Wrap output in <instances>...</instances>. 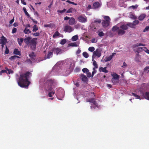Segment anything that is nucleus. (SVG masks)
Masks as SVG:
<instances>
[{
  "mask_svg": "<svg viewBox=\"0 0 149 149\" xmlns=\"http://www.w3.org/2000/svg\"><path fill=\"white\" fill-rule=\"evenodd\" d=\"M6 70H2L1 72H0V75H1L2 73L6 72L7 74H10L13 73V71L10 69H9L7 68H5Z\"/></svg>",
  "mask_w": 149,
  "mask_h": 149,
  "instance_id": "ddd939ff",
  "label": "nucleus"
},
{
  "mask_svg": "<svg viewBox=\"0 0 149 149\" xmlns=\"http://www.w3.org/2000/svg\"><path fill=\"white\" fill-rule=\"evenodd\" d=\"M83 56L85 58H87L89 56V55L86 52H84L83 53Z\"/></svg>",
  "mask_w": 149,
  "mask_h": 149,
  "instance_id": "37998d69",
  "label": "nucleus"
},
{
  "mask_svg": "<svg viewBox=\"0 0 149 149\" xmlns=\"http://www.w3.org/2000/svg\"><path fill=\"white\" fill-rule=\"evenodd\" d=\"M87 76L88 77H92V75L90 72H87Z\"/></svg>",
  "mask_w": 149,
  "mask_h": 149,
  "instance_id": "680f3d73",
  "label": "nucleus"
},
{
  "mask_svg": "<svg viewBox=\"0 0 149 149\" xmlns=\"http://www.w3.org/2000/svg\"><path fill=\"white\" fill-rule=\"evenodd\" d=\"M76 10L75 9L72 8H71L66 12V13H72L73 12H76Z\"/></svg>",
  "mask_w": 149,
  "mask_h": 149,
  "instance_id": "c756f323",
  "label": "nucleus"
},
{
  "mask_svg": "<svg viewBox=\"0 0 149 149\" xmlns=\"http://www.w3.org/2000/svg\"><path fill=\"white\" fill-rule=\"evenodd\" d=\"M24 40V39L22 38H18L17 39V41L20 46H21L22 44V43Z\"/></svg>",
  "mask_w": 149,
  "mask_h": 149,
  "instance_id": "2f4dec72",
  "label": "nucleus"
},
{
  "mask_svg": "<svg viewBox=\"0 0 149 149\" xmlns=\"http://www.w3.org/2000/svg\"><path fill=\"white\" fill-rule=\"evenodd\" d=\"M31 26V25L30 24H27L25 26V28H29Z\"/></svg>",
  "mask_w": 149,
  "mask_h": 149,
  "instance_id": "774afa93",
  "label": "nucleus"
},
{
  "mask_svg": "<svg viewBox=\"0 0 149 149\" xmlns=\"http://www.w3.org/2000/svg\"><path fill=\"white\" fill-rule=\"evenodd\" d=\"M101 51L102 49H101L98 48L96 49L93 52L92 58H95L96 57H100L101 55Z\"/></svg>",
  "mask_w": 149,
  "mask_h": 149,
  "instance_id": "0eeeda50",
  "label": "nucleus"
},
{
  "mask_svg": "<svg viewBox=\"0 0 149 149\" xmlns=\"http://www.w3.org/2000/svg\"><path fill=\"white\" fill-rule=\"evenodd\" d=\"M149 30V26H148L146 27L145 29L143 30L144 32L148 31Z\"/></svg>",
  "mask_w": 149,
  "mask_h": 149,
  "instance_id": "864d4df0",
  "label": "nucleus"
},
{
  "mask_svg": "<svg viewBox=\"0 0 149 149\" xmlns=\"http://www.w3.org/2000/svg\"><path fill=\"white\" fill-rule=\"evenodd\" d=\"M129 15V17L130 18H131L132 19H135L136 18V17L134 15L130 13Z\"/></svg>",
  "mask_w": 149,
  "mask_h": 149,
  "instance_id": "a18cd8bd",
  "label": "nucleus"
},
{
  "mask_svg": "<svg viewBox=\"0 0 149 149\" xmlns=\"http://www.w3.org/2000/svg\"><path fill=\"white\" fill-rule=\"evenodd\" d=\"M81 52V50L79 48L78 50L76 52V54H79Z\"/></svg>",
  "mask_w": 149,
  "mask_h": 149,
  "instance_id": "338daca9",
  "label": "nucleus"
},
{
  "mask_svg": "<svg viewBox=\"0 0 149 149\" xmlns=\"http://www.w3.org/2000/svg\"><path fill=\"white\" fill-rule=\"evenodd\" d=\"M138 7V5H136L134 6H132L129 7V8L130 9H136L137 7Z\"/></svg>",
  "mask_w": 149,
  "mask_h": 149,
  "instance_id": "c03bdc74",
  "label": "nucleus"
},
{
  "mask_svg": "<svg viewBox=\"0 0 149 149\" xmlns=\"http://www.w3.org/2000/svg\"><path fill=\"white\" fill-rule=\"evenodd\" d=\"M65 68L63 72L65 73L63 75L65 76H68L73 70L75 66V61L72 59H67L65 61L64 64Z\"/></svg>",
  "mask_w": 149,
  "mask_h": 149,
  "instance_id": "7ed1b4c3",
  "label": "nucleus"
},
{
  "mask_svg": "<svg viewBox=\"0 0 149 149\" xmlns=\"http://www.w3.org/2000/svg\"><path fill=\"white\" fill-rule=\"evenodd\" d=\"M17 29L15 28H13V29H12V33H15L17 31Z\"/></svg>",
  "mask_w": 149,
  "mask_h": 149,
  "instance_id": "bf43d9fd",
  "label": "nucleus"
},
{
  "mask_svg": "<svg viewBox=\"0 0 149 149\" xmlns=\"http://www.w3.org/2000/svg\"><path fill=\"white\" fill-rule=\"evenodd\" d=\"M60 33L57 31L55 32L53 36V37L54 38H56L57 36H60Z\"/></svg>",
  "mask_w": 149,
  "mask_h": 149,
  "instance_id": "e433bc0d",
  "label": "nucleus"
},
{
  "mask_svg": "<svg viewBox=\"0 0 149 149\" xmlns=\"http://www.w3.org/2000/svg\"><path fill=\"white\" fill-rule=\"evenodd\" d=\"M86 101L92 103L91 104V109H96V108H99V106H98L94 99H91L87 100Z\"/></svg>",
  "mask_w": 149,
  "mask_h": 149,
  "instance_id": "1a4fd4ad",
  "label": "nucleus"
},
{
  "mask_svg": "<svg viewBox=\"0 0 149 149\" xmlns=\"http://www.w3.org/2000/svg\"><path fill=\"white\" fill-rule=\"evenodd\" d=\"M78 38V36L77 35L74 36L72 37L71 38V40L72 41H76L77 40Z\"/></svg>",
  "mask_w": 149,
  "mask_h": 149,
  "instance_id": "473e14b6",
  "label": "nucleus"
},
{
  "mask_svg": "<svg viewBox=\"0 0 149 149\" xmlns=\"http://www.w3.org/2000/svg\"><path fill=\"white\" fill-rule=\"evenodd\" d=\"M102 17L104 18V19L105 20V21L110 22L111 19L109 16H108L103 15L102 16Z\"/></svg>",
  "mask_w": 149,
  "mask_h": 149,
  "instance_id": "bb28decb",
  "label": "nucleus"
},
{
  "mask_svg": "<svg viewBox=\"0 0 149 149\" xmlns=\"http://www.w3.org/2000/svg\"><path fill=\"white\" fill-rule=\"evenodd\" d=\"M32 31L33 32L36 31L38 30V28L37 26L36 25H34L32 27Z\"/></svg>",
  "mask_w": 149,
  "mask_h": 149,
  "instance_id": "f704fd0d",
  "label": "nucleus"
},
{
  "mask_svg": "<svg viewBox=\"0 0 149 149\" xmlns=\"http://www.w3.org/2000/svg\"><path fill=\"white\" fill-rule=\"evenodd\" d=\"M79 43L77 42H74L73 43H71L69 44V45L70 46L72 47H77L78 46Z\"/></svg>",
  "mask_w": 149,
  "mask_h": 149,
  "instance_id": "7c9ffc66",
  "label": "nucleus"
},
{
  "mask_svg": "<svg viewBox=\"0 0 149 149\" xmlns=\"http://www.w3.org/2000/svg\"><path fill=\"white\" fill-rule=\"evenodd\" d=\"M80 26V25L79 24H76V25H75L74 26L76 29H78L79 28Z\"/></svg>",
  "mask_w": 149,
  "mask_h": 149,
  "instance_id": "69168bd1",
  "label": "nucleus"
},
{
  "mask_svg": "<svg viewBox=\"0 0 149 149\" xmlns=\"http://www.w3.org/2000/svg\"><path fill=\"white\" fill-rule=\"evenodd\" d=\"M145 46V44H142L141 43H139V44H136L135 45L136 46Z\"/></svg>",
  "mask_w": 149,
  "mask_h": 149,
  "instance_id": "052dcab7",
  "label": "nucleus"
},
{
  "mask_svg": "<svg viewBox=\"0 0 149 149\" xmlns=\"http://www.w3.org/2000/svg\"><path fill=\"white\" fill-rule=\"evenodd\" d=\"M31 39V37H27L26 38H25L24 39V42L27 44V45H29V43L30 42V41Z\"/></svg>",
  "mask_w": 149,
  "mask_h": 149,
  "instance_id": "4be33fe9",
  "label": "nucleus"
},
{
  "mask_svg": "<svg viewBox=\"0 0 149 149\" xmlns=\"http://www.w3.org/2000/svg\"><path fill=\"white\" fill-rule=\"evenodd\" d=\"M32 35L35 36H39L40 34L39 32H36L32 33Z\"/></svg>",
  "mask_w": 149,
  "mask_h": 149,
  "instance_id": "3c124183",
  "label": "nucleus"
},
{
  "mask_svg": "<svg viewBox=\"0 0 149 149\" xmlns=\"http://www.w3.org/2000/svg\"><path fill=\"white\" fill-rule=\"evenodd\" d=\"M75 19L72 17H70L68 23L70 25H73L75 23Z\"/></svg>",
  "mask_w": 149,
  "mask_h": 149,
  "instance_id": "f3484780",
  "label": "nucleus"
},
{
  "mask_svg": "<svg viewBox=\"0 0 149 149\" xmlns=\"http://www.w3.org/2000/svg\"><path fill=\"white\" fill-rule=\"evenodd\" d=\"M82 71L84 73H86L89 72L87 68H85L82 69Z\"/></svg>",
  "mask_w": 149,
  "mask_h": 149,
  "instance_id": "8fccbe9b",
  "label": "nucleus"
},
{
  "mask_svg": "<svg viewBox=\"0 0 149 149\" xmlns=\"http://www.w3.org/2000/svg\"><path fill=\"white\" fill-rule=\"evenodd\" d=\"M17 58H19L20 57L18 56L15 55L14 56H11L10 58V59L11 61H13V60L16 59Z\"/></svg>",
  "mask_w": 149,
  "mask_h": 149,
  "instance_id": "4c0bfd02",
  "label": "nucleus"
},
{
  "mask_svg": "<svg viewBox=\"0 0 149 149\" xmlns=\"http://www.w3.org/2000/svg\"><path fill=\"white\" fill-rule=\"evenodd\" d=\"M37 38H34L31 39L29 45L31 47L33 46L35 48L37 43Z\"/></svg>",
  "mask_w": 149,
  "mask_h": 149,
  "instance_id": "9b49d317",
  "label": "nucleus"
},
{
  "mask_svg": "<svg viewBox=\"0 0 149 149\" xmlns=\"http://www.w3.org/2000/svg\"><path fill=\"white\" fill-rule=\"evenodd\" d=\"M146 15L145 14H142L139 16V19L140 20H142L144 19Z\"/></svg>",
  "mask_w": 149,
  "mask_h": 149,
  "instance_id": "72a5a7b5",
  "label": "nucleus"
},
{
  "mask_svg": "<svg viewBox=\"0 0 149 149\" xmlns=\"http://www.w3.org/2000/svg\"><path fill=\"white\" fill-rule=\"evenodd\" d=\"M66 40L65 39H63L61 40L60 42V44L61 45H63L65 44L66 42Z\"/></svg>",
  "mask_w": 149,
  "mask_h": 149,
  "instance_id": "a19ab883",
  "label": "nucleus"
},
{
  "mask_svg": "<svg viewBox=\"0 0 149 149\" xmlns=\"http://www.w3.org/2000/svg\"><path fill=\"white\" fill-rule=\"evenodd\" d=\"M13 53L19 56L21 55V52L18 49H15L14 50Z\"/></svg>",
  "mask_w": 149,
  "mask_h": 149,
  "instance_id": "a878e982",
  "label": "nucleus"
},
{
  "mask_svg": "<svg viewBox=\"0 0 149 149\" xmlns=\"http://www.w3.org/2000/svg\"><path fill=\"white\" fill-rule=\"evenodd\" d=\"M112 82L114 85L116 84L119 81H117L116 79H111Z\"/></svg>",
  "mask_w": 149,
  "mask_h": 149,
  "instance_id": "09e8293b",
  "label": "nucleus"
},
{
  "mask_svg": "<svg viewBox=\"0 0 149 149\" xmlns=\"http://www.w3.org/2000/svg\"><path fill=\"white\" fill-rule=\"evenodd\" d=\"M24 12L25 13V14L27 16H29V14L26 11V9L25 8H24Z\"/></svg>",
  "mask_w": 149,
  "mask_h": 149,
  "instance_id": "0e129e2a",
  "label": "nucleus"
},
{
  "mask_svg": "<svg viewBox=\"0 0 149 149\" xmlns=\"http://www.w3.org/2000/svg\"><path fill=\"white\" fill-rule=\"evenodd\" d=\"M92 61H93V65L94 67L96 68H97L98 67V65L96 61L94 60V58H92Z\"/></svg>",
  "mask_w": 149,
  "mask_h": 149,
  "instance_id": "cd10ccee",
  "label": "nucleus"
},
{
  "mask_svg": "<svg viewBox=\"0 0 149 149\" xmlns=\"http://www.w3.org/2000/svg\"><path fill=\"white\" fill-rule=\"evenodd\" d=\"M95 48L93 47H90L88 49V50L91 52H93L95 50Z\"/></svg>",
  "mask_w": 149,
  "mask_h": 149,
  "instance_id": "49530a36",
  "label": "nucleus"
},
{
  "mask_svg": "<svg viewBox=\"0 0 149 149\" xmlns=\"http://www.w3.org/2000/svg\"><path fill=\"white\" fill-rule=\"evenodd\" d=\"M31 74V73L29 72L20 74V77L17 79L18 85L21 87L27 88L30 84L29 79Z\"/></svg>",
  "mask_w": 149,
  "mask_h": 149,
  "instance_id": "f03ea898",
  "label": "nucleus"
},
{
  "mask_svg": "<svg viewBox=\"0 0 149 149\" xmlns=\"http://www.w3.org/2000/svg\"><path fill=\"white\" fill-rule=\"evenodd\" d=\"M101 22V20L100 19H96L94 20V22H92L91 23V25H93L94 24L96 23H100Z\"/></svg>",
  "mask_w": 149,
  "mask_h": 149,
  "instance_id": "58836bf2",
  "label": "nucleus"
},
{
  "mask_svg": "<svg viewBox=\"0 0 149 149\" xmlns=\"http://www.w3.org/2000/svg\"><path fill=\"white\" fill-rule=\"evenodd\" d=\"M7 41L6 38L3 36L0 39V44H5Z\"/></svg>",
  "mask_w": 149,
  "mask_h": 149,
  "instance_id": "a211bd4d",
  "label": "nucleus"
},
{
  "mask_svg": "<svg viewBox=\"0 0 149 149\" xmlns=\"http://www.w3.org/2000/svg\"><path fill=\"white\" fill-rule=\"evenodd\" d=\"M53 55V53L51 52H48V54L47 56V58H49L51 57H52Z\"/></svg>",
  "mask_w": 149,
  "mask_h": 149,
  "instance_id": "ea45409f",
  "label": "nucleus"
},
{
  "mask_svg": "<svg viewBox=\"0 0 149 149\" xmlns=\"http://www.w3.org/2000/svg\"><path fill=\"white\" fill-rule=\"evenodd\" d=\"M142 93L141 92H140V93L136 94L134 93H132V95L133 96H134L136 99H139L140 100L143 99V98Z\"/></svg>",
  "mask_w": 149,
  "mask_h": 149,
  "instance_id": "f8f14e48",
  "label": "nucleus"
},
{
  "mask_svg": "<svg viewBox=\"0 0 149 149\" xmlns=\"http://www.w3.org/2000/svg\"><path fill=\"white\" fill-rule=\"evenodd\" d=\"M61 63H62V62H59L57 63L53 68V70H54L55 69H56V70H57V72L59 74L64 75L63 74H65V73H64L63 72V69L65 68L64 66V68L63 69V68H61L60 67L59 65Z\"/></svg>",
  "mask_w": 149,
  "mask_h": 149,
  "instance_id": "423d86ee",
  "label": "nucleus"
},
{
  "mask_svg": "<svg viewBox=\"0 0 149 149\" xmlns=\"http://www.w3.org/2000/svg\"><path fill=\"white\" fill-rule=\"evenodd\" d=\"M29 56L31 58L33 59H34L35 58L34 53L33 52H32L31 53L29 54Z\"/></svg>",
  "mask_w": 149,
  "mask_h": 149,
  "instance_id": "c9c22d12",
  "label": "nucleus"
},
{
  "mask_svg": "<svg viewBox=\"0 0 149 149\" xmlns=\"http://www.w3.org/2000/svg\"><path fill=\"white\" fill-rule=\"evenodd\" d=\"M111 75L113 77L112 79H116L117 81H119V75L115 73L111 74Z\"/></svg>",
  "mask_w": 149,
  "mask_h": 149,
  "instance_id": "6ab92c4d",
  "label": "nucleus"
},
{
  "mask_svg": "<svg viewBox=\"0 0 149 149\" xmlns=\"http://www.w3.org/2000/svg\"><path fill=\"white\" fill-rule=\"evenodd\" d=\"M107 67H100L99 68V71L100 72H102L105 73H107L108 72V70H107Z\"/></svg>",
  "mask_w": 149,
  "mask_h": 149,
  "instance_id": "aec40b11",
  "label": "nucleus"
},
{
  "mask_svg": "<svg viewBox=\"0 0 149 149\" xmlns=\"http://www.w3.org/2000/svg\"><path fill=\"white\" fill-rule=\"evenodd\" d=\"M127 29L128 27L126 25H123L120 26L119 27V24H117L116 25L113 26L112 30L113 32L117 31L118 34L119 36H122L125 33V30Z\"/></svg>",
  "mask_w": 149,
  "mask_h": 149,
  "instance_id": "20e7f679",
  "label": "nucleus"
},
{
  "mask_svg": "<svg viewBox=\"0 0 149 149\" xmlns=\"http://www.w3.org/2000/svg\"><path fill=\"white\" fill-rule=\"evenodd\" d=\"M6 54H8L9 53V50L7 48V46H6V49L5 52Z\"/></svg>",
  "mask_w": 149,
  "mask_h": 149,
  "instance_id": "e2e57ef3",
  "label": "nucleus"
},
{
  "mask_svg": "<svg viewBox=\"0 0 149 149\" xmlns=\"http://www.w3.org/2000/svg\"><path fill=\"white\" fill-rule=\"evenodd\" d=\"M78 21L81 23H86L87 22V18L84 15H81L78 16Z\"/></svg>",
  "mask_w": 149,
  "mask_h": 149,
  "instance_id": "6e6552de",
  "label": "nucleus"
},
{
  "mask_svg": "<svg viewBox=\"0 0 149 149\" xmlns=\"http://www.w3.org/2000/svg\"><path fill=\"white\" fill-rule=\"evenodd\" d=\"M127 26H128L130 27L133 28L134 27V26L133 23H130L127 24Z\"/></svg>",
  "mask_w": 149,
  "mask_h": 149,
  "instance_id": "603ef678",
  "label": "nucleus"
},
{
  "mask_svg": "<svg viewBox=\"0 0 149 149\" xmlns=\"http://www.w3.org/2000/svg\"><path fill=\"white\" fill-rule=\"evenodd\" d=\"M53 52L57 55L58 54H61L62 52V50L59 48H54L53 49Z\"/></svg>",
  "mask_w": 149,
  "mask_h": 149,
  "instance_id": "4468645a",
  "label": "nucleus"
},
{
  "mask_svg": "<svg viewBox=\"0 0 149 149\" xmlns=\"http://www.w3.org/2000/svg\"><path fill=\"white\" fill-rule=\"evenodd\" d=\"M40 84L43 83L44 84L45 86V90L46 93L49 92V97H52L54 94L55 92L54 89L57 84V82L51 79H42L40 81Z\"/></svg>",
  "mask_w": 149,
  "mask_h": 149,
  "instance_id": "f257e3e1",
  "label": "nucleus"
},
{
  "mask_svg": "<svg viewBox=\"0 0 149 149\" xmlns=\"http://www.w3.org/2000/svg\"><path fill=\"white\" fill-rule=\"evenodd\" d=\"M91 42L92 43H96L97 42V40L94 38L92 39L91 40Z\"/></svg>",
  "mask_w": 149,
  "mask_h": 149,
  "instance_id": "6e6d98bb",
  "label": "nucleus"
},
{
  "mask_svg": "<svg viewBox=\"0 0 149 149\" xmlns=\"http://www.w3.org/2000/svg\"><path fill=\"white\" fill-rule=\"evenodd\" d=\"M104 35V33L102 31L98 33V35L100 37H101L103 36Z\"/></svg>",
  "mask_w": 149,
  "mask_h": 149,
  "instance_id": "4d7b16f0",
  "label": "nucleus"
},
{
  "mask_svg": "<svg viewBox=\"0 0 149 149\" xmlns=\"http://www.w3.org/2000/svg\"><path fill=\"white\" fill-rule=\"evenodd\" d=\"M66 9H64L62 10H57V12L58 13V14H59V13H63L65 12L66 11Z\"/></svg>",
  "mask_w": 149,
  "mask_h": 149,
  "instance_id": "de8ad7c7",
  "label": "nucleus"
},
{
  "mask_svg": "<svg viewBox=\"0 0 149 149\" xmlns=\"http://www.w3.org/2000/svg\"><path fill=\"white\" fill-rule=\"evenodd\" d=\"M24 32L25 34H28L31 33V31L27 28H25L24 30Z\"/></svg>",
  "mask_w": 149,
  "mask_h": 149,
  "instance_id": "c85d7f7f",
  "label": "nucleus"
},
{
  "mask_svg": "<svg viewBox=\"0 0 149 149\" xmlns=\"http://www.w3.org/2000/svg\"><path fill=\"white\" fill-rule=\"evenodd\" d=\"M142 95L145 98L149 100V92L142 93Z\"/></svg>",
  "mask_w": 149,
  "mask_h": 149,
  "instance_id": "5701e85b",
  "label": "nucleus"
},
{
  "mask_svg": "<svg viewBox=\"0 0 149 149\" xmlns=\"http://www.w3.org/2000/svg\"><path fill=\"white\" fill-rule=\"evenodd\" d=\"M101 3L96 2L94 3L93 4V7L94 9H98L101 6Z\"/></svg>",
  "mask_w": 149,
  "mask_h": 149,
  "instance_id": "2eb2a0df",
  "label": "nucleus"
},
{
  "mask_svg": "<svg viewBox=\"0 0 149 149\" xmlns=\"http://www.w3.org/2000/svg\"><path fill=\"white\" fill-rule=\"evenodd\" d=\"M144 71L145 72L148 73L149 72V66L146 67L144 69Z\"/></svg>",
  "mask_w": 149,
  "mask_h": 149,
  "instance_id": "79ce46f5",
  "label": "nucleus"
},
{
  "mask_svg": "<svg viewBox=\"0 0 149 149\" xmlns=\"http://www.w3.org/2000/svg\"><path fill=\"white\" fill-rule=\"evenodd\" d=\"M56 95L57 98L59 100H62L64 95V90L61 88H58L56 89Z\"/></svg>",
  "mask_w": 149,
  "mask_h": 149,
  "instance_id": "39448f33",
  "label": "nucleus"
},
{
  "mask_svg": "<svg viewBox=\"0 0 149 149\" xmlns=\"http://www.w3.org/2000/svg\"><path fill=\"white\" fill-rule=\"evenodd\" d=\"M110 24V22L103 21L102 22V26L104 27H107Z\"/></svg>",
  "mask_w": 149,
  "mask_h": 149,
  "instance_id": "b1692460",
  "label": "nucleus"
},
{
  "mask_svg": "<svg viewBox=\"0 0 149 149\" xmlns=\"http://www.w3.org/2000/svg\"><path fill=\"white\" fill-rule=\"evenodd\" d=\"M114 54H115V53H113L112 55H111L109 56L106 57L104 59V61L105 62H107L110 61L113 58V56Z\"/></svg>",
  "mask_w": 149,
  "mask_h": 149,
  "instance_id": "412c9836",
  "label": "nucleus"
},
{
  "mask_svg": "<svg viewBox=\"0 0 149 149\" xmlns=\"http://www.w3.org/2000/svg\"><path fill=\"white\" fill-rule=\"evenodd\" d=\"M74 29L69 25H66L64 26L63 31L65 32L70 33L73 31Z\"/></svg>",
  "mask_w": 149,
  "mask_h": 149,
  "instance_id": "9d476101",
  "label": "nucleus"
},
{
  "mask_svg": "<svg viewBox=\"0 0 149 149\" xmlns=\"http://www.w3.org/2000/svg\"><path fill=\"white\" fill-rule=\"evenodd\" d=\"M139 50L140 51H144L146 53L149 54V50L146 47H139Z\"/></svg>",
  "mask_w": 149,
  "mask_h": 149,
  "instance_id": "dca6fc26",
  "label": "nucleus"
},
{
  "mask_svg": "<svg viewBox=\"0 0 149 149\" xmlns=\"http://www.w3.org/2000/svg\"><path fill=\"white\" fill-rule=\"evenodd\" d=\"M81 78L82 80L84 82H86L88 81V79L84 75H81Z\"/></svg>",
  "mask_w": 149,
  "mask_h": 149,
  "instance_id": "393cba45",
  "label": "nucleus"
},
{
  "mask_svg": "<svg viewBox=\"0 0 149 149\" xmlns=\"http://www.w3.org/2000/svg\"><path fill=\"white\" fill-rule=\"evenodd\" d=\"M95 68H93V72H92V77H93V76L94 74H95L96 73V70H95Z\"/></svg>",
  "mask_w": 149,
  "mask_h": 149,
  "instance_id": "5fc2aeb1",
  "label": "nucleus"
},
{
  "mask_svg": "<svg viewBox=\"0 0 149 149\" xmlns=\"http://www.w3.org/2000/svg\"><path fill=\"white\" fill-rule=\"evenodd\" d=\"M139 22L138 20H135L133 22V23L134 24V26L136 25L137 24L139 23Z\"/></svg>",
  "mask_w": 149,
  "mask_h": 149,
  "instance_id": "13d9d810",
  "label": "nucleus"
}]
</instances>
